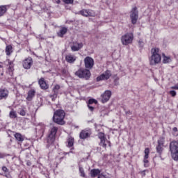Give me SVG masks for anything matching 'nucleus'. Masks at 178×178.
Segmentation results:
<instances>
[{
	"label": "nucleus",
	"mask_w": 178,
	"mask_h": 178,
	"mask_svg": "<svg viewBox=\"0 0 178 178\" xmlns=\"http://www.w3.org/2000/svg\"><path fill=\"white\" fill-rule=\"evenodd\" d=\"M152 56L149 58V65L155 66L161 63V54H159V49L154 47L151 49Z\"/></svg>",
	"instance_id": "f257e3e1"
},
{
	"label": "nucleus",
	"mask_w": 178,
	"mask_h": 178,
	"mask_svg": "<svg viewBox=\"0 0 178 178\" xmlns=\"http://www.w3.org/2000/svg\"><path fill=\"white\" fill-rule=\"evenodd\" d=\"M152 56L149 58V65L155 66L161 63V54H159V49L154 47L151 49Z\"/></svg>",
	"instance_id": "f03ea898"
},
{
	"label": "nucleus",
	"mask_w": 178,
	"mask_h": 178,
	"mask_svg": "<svg viewBox=\"0 0 178 178\" xmlns=\"http://www.w3.org/2000/svg\"><path fill=\"white\" fill-rule=\"evenodd\" d=\"M56 133H58V127L55 126H52L50 127L49 130V134L46 139L47 143V148H49L51 145H54V143L55 142V138L56 137Z\"/></svg>",
	"instance_id": "7ed1b4c3"
},
{
	"label": "nucleus",
	"mask_w": 178,
	"mask_h": 178,
	"mask_svg": "<svg viewBox=\"0 0 178 178\" xmlns=\"http://www.w3.org/2000/svg\"><path fill=\"white\" fill-rule=\"evenodd\" d=\"M65 113L63 110H57L54 112L53 120L54 123H57V124H65Z\"/></svg>",
	"instance_id": "20e7f679"
},
{
	"label": "nucleus",
	"mask_w": 178,
	"mask_h": 178,
	"mask_svg": "<svg viewBox=\"0 0 178 178\" xmlns=\"http://www.w3.org/2000/svg\"><path fill=\"white\" fill-rule=\"evenodd\" d=\"M170 152L174 161H178V141L172 140L170 143Z\"/></svg>",
	"instance_id": "39448f33"
},
{
	"label": "nucleus",
	"mask_w": 178,
	"mask_h": 178,
	"mask_svg": "<svg viewBox=\"0 0 178 178\" xmlns=\"http://www.w3.org/2000/svg\"><path fill=\"white\" fill-rule=\"evenodd\" d=\"M75 75H76L77 77H79V79H86V80H88L91 76V72L89 70L80 68L75 72Z\"/></svg>",
	"instance_id": "423d86ee"
},
{
	"label": "nucleus",
	"mask_w": 178,
	"mask_h": 178,
	"mask_svg": "<svg viewBox=\"0 0 178 178\" xmlns=\"http://www.w3.org/2000/svg\"><path fill=\"white\" fill-rule=\"evenodd\" d=\"M134 35L133 33H127L121 37V42L122 45H129L133 43Z\"/></svg>",
	"instance_id": "0eeeda50"
},
{
	"label": "nucleus",
	"mask_w": 178,
	"mask_h": 178,
	"mask_svg": "<svg viewBox=\"0 0 178 178\" xmlns=\"http://www.w3.org/2000/svg\"><path fill=\"white\" fill-rule=\"evenodd\" d=\"M98 137L100 140V143H99L100 147H102L103 148H106L108 145V147H111V141L106 139V138L105 137L104 133H102V132L99 133Z\"/></svg>",
	"instance_id": "6e6552de"
},
{
	"label": "nucleus",
	"mask_w": 178,
	"mask_h": 178,
	"mask_svg": "<svg viewBox=\"0 0 178 178\" xmlns=\"http://www.w3.org/2000/svg\"><path fill=\"white\" fill-rule=\"evenodd\" d=\"M163 147H165V137L161 136L157 140V145L156 147V152L159 154V155H162Z\"/></svg>",
	"instance_id": "1a4fd4ad"
},
{
	"label": "nucleus",
	"mask_w": 178,
	"mask_h": 178,
	"mask_svg": "<svg viewBox=\"0 0 178 178\" xmlns=\"http://www.w3.org/2000/svg\"><path fill=\"white\" fill-rule=\"evenodd\" d=\"M70 47L71 48V51L72 52H77L84 47L83 42H79L77 41H73L70 44Z\"/></svg>",
	"instance_id": "9d476101"
},
{
	"label": "nucleus",
	"mask_w": 178,
	"mask_h": 178,
	"mask_svg": "<svg viewBox=\"0 0 178 178\" xmlns=\"http://www.w3.org/2000/svg\"><path fill=\"white\" fill-rule=\"evenodd\" d=\"M130 18L132 24H136L138 20V10H137V7H134L130 12Z\"/></svg>",
	"instance_id": "9b49d317"
},
{
	"label": "nucleus",
	"mask_w": 178,
	"mask_h": 178,
	"mask_svg": "<svg viewBox=\"0 0 178 178\" xmlns=\"http://www.w3.org/2000/svg\"><path fill=\"white\" fill-rule=\"evenodd\" d=\"M112 76V72L109 70L105 71L101 75L98 76L96 79L97 81H102L104 80H109Z\"/></svg>",
	"instance_id": "f8f14e48"
},
{
	"label": "nucleus",
	"mask_w": 178,
	"mask_h": 178,
	"mask_svg": "<svg viewBox=\"0 0 178 178\" xmlns=\"http://www.w3.org/2000/svg\"><path fill=\"white\" fill-rule=\"evenodd\" d=\"M79 14L85 17H95V11L90 9H83L79 11Z\"/></svg>",
	"instance_id": "ddd939ff"
},
{
	"label": "nucleus",
	"mask_w": 178,
	"mask_h": 178,
	"mask_svg": "<svg viewBox=\"0 0 178 178\" xmlns=\"http://www.w3.org/2000/svg\"><path fill=\"white\" fill-rule=\"evenodd\" d=\"M85 67L88 70H90L94 67V58L87 56L84 58Z\"/></svg>",
	"instance_id": "4468645a"
},
{
	"label": "nucleus",
	"mask_w": 178,
	"mask_h": 178,
	"mask_svg": "<svg viewBox=\"0 0 178 178\" xmlns=\"http://www.w3.org/2000/svg\"><path fill=\"white\" fill-rule=\"evenodd\" d=\"M91 129H85L80 132L79 138H81V140H86V138L91 137Z\"/></svg>",
	"instance_id": "2eb2a0df"
},
{
	"label": "nucleus",
	"mask_w": 178,
	"mask_h": 178,
	"mask_svg": "<svg viewBox=\"0 0 178 178\" xmlns=\"http://www.w3.org/2000/svg\"><path fill=\"white\" fill-rule=\"evenodd\" d=\"M59 90H60V86L56 84L54 86L52 89V94L49 95L52 101H55L58 98V94H59Z\"/></svg>",
	"instance_id": "dca6fc26"
},
{
	"label": "nucleus",
	"mask_w": 178,
	"mask_h": 178,
	"mask_svg": "<svg viewBox=\"0 0 178 178\" xmlns=\"http://www.w3.org/2000/svg\"><path fill=\"white\" fill-rule=\"evenodd\" d=\"M111 97H112V92L111 90H106L102 95V104H105L111 99Z\"/></svg>",
	"instance_id": "f3484780"
},
{
	"label": "nucleus",
	"mask_w": 178,
	"mask_h": 178,
	"mask_svg": "<svg viewBox=\"0 0 178 178\" xmlns=\"http://www.w3.org/2000/svg\"><path fill=\"white\" fill-rule=\"evenodd\" d=\"M22 66L24 69H30L33 66V58L31 57L25 58L22 63Z\"/></svg>",
	"instance_id": "a211bd4d"
},
{
	"label": "nucleus",
	"mask_w": 178,
	"mask_h": 178,
	"mask_svg": "<svg viewBox=\"0 0 178 178\" xmlns=\"http://www.w3.org/2000/svg\"><path fill=\"white\" fill-rule=\"evenodd\" d=\"M6 62H7V66H8V72L9 75L13 76V71L15 70L13 61L10 60V59H7Z\"/></svg>",
	"instance_id": "6ab92c4d"
},
{
	"label": "nucleus",
	"mask_w": 178,
	"mask_h": 178,
	"mask_svg": "<svg viewBox=\"0 0 178 178\" xmlns=\"http://www.w3.org/2000/svg\"><path fill=\"white\" fill-rule=\"evenodd\" d=\"M148 158H149V148L147 147L145 149V156L143 159V162H144V166L145 168H148V163L149 162L148 161Z\"/></svg>",
	"instance_id": "aec40b11"
},
{
	"label": "nucleus",
	"mask_w": 178,
	"mask_h": 178,
	"mask_svg": "<svg viewBox=\"0 0 178 178\" xmlns=\"http://www.w3.org/2000/svg\"><path fill=\"white\" fill-rule=\"evenodd\" d=\"M77 59V57L72 54H68L65 56V60L67 62V63H74Z\"/></svg>",
	"instance_id": "412c9836"
},
{
	"label": "nucleus",
	"mask_w": 178,
	"mask_h": 178,
	"mask_svg": "<svg viewBox=\"0 0 178 178\" xmlns=\"http://www.w3.org/2000/svg\"><path fill=\"white\" fill-rule=\"evenodd\" d=\"M38 84L42 90H48L49 88V86L45 81V79L42 77L38 80Z\"/></svg>",
	"instance_id": "4be33fe9"
},
{
	"label": "nucleus",
	"mask_w": 178,
	"mask_h": 178,
	"mask_svg": "<svg viewBox=\"0 0 178 178\" xmlns=\"http://www.w3.org/2000/svg\"><path fill=\"white\" fill-rule=\"evenodd\" d=\"M9 95V91L6 89H0V100L6 99Z\"/></svg>",
	"instance_id": "5701e85b"
},
{
	"label": "nucleus",
	"mask_w": 178,
	"mask_h": 178,
	"mask_svg": "<svg viewBox=\"0 0 178 178\" xmlns=\"http://www.w3.org/2000/svg\"><path fill=\"white\" fill-rule=\"evenodd\" d=\"M34 97H35V90L32 89L29 90L26 101H33V98H34Z\"/></svg>",
	"instance_id": "b1692460"
},
{
	"label": "nucleus",
	"mask_w": 178,
	"mask_h": 178,
	"mask_svg": "<svg viewBox=\"0 0 178 178\" xmlns=\"http://www.w3.org/2000/svg\"><path fill=\"white\" fill-rule=\"evenodd\" d=\"M14 137L17 141H18V144H20V143H22L24 141V136L22 135L20 133H15L14 135Z\"/></svg>",
	"instance_id": "393cba45"
},
{
	"label": "nucleus",
	"mask_w": 178,
	"mask_h": 178,
	"mask_svg": "<svg viewBox=\"0 0 178 178\" xmlns=\"http://www.w3.org/2000/svg\"><path fill=\"white\" fill-rule=\"evenodd\" d=\"M5 52L7 56H10L13 54V47L11 44H8L6 47Z\"/></svg>",
	"instance_id": "a878e982"
},
{
	"label": "nucleus",
	"mask_w": 178,
	"mask_h": 178,
	"mask_svg": "<svg viewBox=\"0 0 178 178\" xmlns=\"http://www.w3.org/2000/svg\"><path fill=\"white\" fill-rule=\"evenodd\" d=\"M91 177H97L101 175V170L99 169H93L90 171Z\"/></svg>",
	"instance_id": "bb28decb"
},
{
	"label": "nucleus",
	"mask_w": 178,
	"mask_h": 178,
	"mask_svg": "<svg viewBox=\"0 0 178 178\" xmlns=\"http://www.w3.org/2000/svg\"><path fill=\"white\" fill-rule=\"evenodd\" d=\"M67 147L70 148V147H73L74 145V138L72 136H70L67 140Z\"/></svg>",
	"instance_id": "cd10ccee"
},
{
	"label": "nucleus",
	"mask_w": 178,
	"mask_h": 178,
	"mask_svg": "<svg viewBox=\"0 0 178 178\" xmlns=\"http://www.w3.org/2000/svg\"><path fill=\"white\" fill-rule=\"evenodd\" d=\"M66 33H67V28L66 27H63L61 28V29L60 30L59 32L57 33L58 37H63V35H65V34H66Z\"/></svg>",
	"instance_id": "c85d7f7f"
},
{
	"label": "nucleus",
	"mask_w": 178,
	"mask_h": 178,
	"mask_svg": "<svg viewBox=\"0 0 178 178\" xmlns=\"http://www.w3.org/2000/svg\"><path fill=\"white\" fill-rule=\"evenodd\" d=\"M6 10H8L6 6H0V17L6 13Z\"/></svg>",
	"instance_id": "c756f323"
},
{
	"label": "nucleus",
	"mask_w": 178,
	"mask_h": 178,
	"mask_svg": "<svg viewBox=\"0 0 178 178\" xmlns=\"http://www.w3.org/2000/svg\"><path fill=\"white\" fill-rule=\"evenodd\" d=\"M170 62H172V58L163 54V63H170Z\"/></svg>",
	"instance_id": "7c9ffc66"
},
{
	"label": "nucleus",
	"mask_w": 178,
	"mask_h": 178,
	"mask_svg": "<svg viewBox=\"0 0 178 178\" xmlns=\"http://www.w3.org/2000/svg\"><path fill=\"white\" fill-rule=\"evenodd\" d=\"M37 130H39L40 136H43L45 131V125L42 124L37 127Z\"/></svg>",
	"instance_id": "2f4dec72"
},
{
	"label": "nucleus",
	"mask_w": 178,
	"mask_h": 178,
	"mask_svg": "<svg viewBox=\"0 0 178 178\" xmlns=\"http://www.w3.org/2000/svg\"><path fill=\"white\" fill-rule=\"evenodd\" d=\"M9 116L11 119H16V118H17V113L14 110H11Z\"/></svg>",
	"instance_id": "473e14b6"
},
{
	"label": "nucleus",
	"mask_w": 178,
	"mask_h": 178,
	"mask_svg": "<svg viewBox=\"0 0 178 178\" xmlns=\"http://www.w3.org/2000/svg\"><path fill=\"white\" fill-rule=\"evenodd\" d=\"M79 172H80V176L81 177H86V173L84 172V168L83 167L79 166Z\"/></svg>",
	"instance_id": "72a5a7b5"
},
{
	"label": "nucleus",
	"mask_w": 178,
	"mask_h": 178,
	"mask_svg": "<svg viewBox=\"0 0 178 178\" xmlns=\"http://www.w3.org/2000/svg\"><path fill=\"white\" fill-rule=\"evenodd\" d=\"M92 104H95V105H97L98 104V102L95 99H90L88 100V105H92Z\"/></svg>",
	"instance_id": "f704fd0d"
},
{
	"label": "nucleus",
	"mask_w": 178,
	"mask_h": 178,
	"mask_svg": "<svg viewBox=\"0 0 178 178\" xmlns=\"http://www.w3.org/2000/svg\"><path fill=\"white\" fill-rule=\"evenodd\" d=\"M0 79H3V67L0 65Z\"/></svg>",
	"instance_id": "c9c22d12"
},
{
	"label": "nucleus",
	"mask_w": 178,
	"mask_h": 178,
	"mask_svg": "<svg viewBox=\"0 0 178 178\" xmlns=\"http://www.w3.org/2000/svg\"><path fill=\"white\" fill-rule=\"evenodd\" d=\"M63 2H64V3H66L67 5H69L73 3V2H74V0H63Z\"/></svg>",
	"instance_id": "e433bc0d"
},
{
	"label": "nucleus",
	"mask_w": 178,
	"mask_h": 178,
	"mask_svg": "<svg viewBox=\"0 0 178 178\" xmlns=\"http://www.w3.org/2000/svg\"><path fill=\"white\" fill-rule=\"evenodd\" d=\"M19 115L21 116H24L26 115V111L24 109H21L19 111Z\"/></svg>",
	"instance_id": "4c0bfd02"
},
{
	"label": "nucleus",
	"mask_w": 178,
	"mask_h": 178,
	"mask_svg": "<svg viewBox=\"0 0 178 178\" xmlns=\"http://www.w3.org/2000/svg\"><path fill=\"white\" fill-rule=\"evenodd\" d=\"M0 175L1 176H4V177H6V178H13L12 175H10V173L5 174V175L0 174Z\"/></svg>",
	"instance_id": "58836bf2"
},
{
	"label": "nucleus",
	"mask_w": 178,
	"mask_h": 178,
	"mask_svg": "<svg viewBox=\"0 0 178 178\" xmlns=\"http://www.w3.org/2000/svg\"><path fill=\"white\" fill-rule=\"evenodd\" d=\"M2 170L3 172H4V173H8V172H9V170L8 169V168H6V166H3Z\"/></svg>",
	"instance_id": "ea45409f"
},
{
	"label": "nucleus",
	"mask_w": 178,
	"mask_h": 178,
	"mask_svg": "<svg viewBox=\"0 0 178 178\" xmlns=\"http://www.w3.org/2000/svg\"><path fill=\"white\" fill-rule=\"evenodd\" d=\"M97 178H109V177H108L107 175H104V174H100V175H99Z\"/></svg>",
	"instance_id": "a19ab883"
},
{
	"label": "nucleus",
	"mask_w": 178,
	"mask_h": 178,
	"mask_svg": "<svg viewBox=\"0 0 178 178\" xmlns=\"http://www.w3.org/2000/svg\"><path fill=\"white\" fill-rule=\"evenodd\" d=\"M169 93L171 95L172 97H176V91L175 90H171L169 92Z\"/></svg>",
	"instance_id": "79ce46f5"
},
{
	"label": "nucleus",
	"mask_w": 178,
	"mask_h": 178,
	"mask_svg": "<svg viewBox=\"0 0 178 178\" xmlns=\"http://www.w3.org/2000/svg\"><path fill=\"white\" fill-rule=\"evenodd\" d=\"M88 108L92 112L94 111V107L91 106V104H88Z\"/></svg>",
	"instance_id": "37998d69"
},
{
	"label": "nucleus",
	"mask_w": 178,
	"mask_h": 178,
	"mask_svg": "<svg viewBox=\"0 0 178 178\" xmlns=\"http://www.w3.org/2000/svg\"><path fill=\"white\" fill-rule=\"evenodd\" d=\"M139 47H144V42L143 40L138 41Z\"/></svg>",
	"instance_id": "c03bdc74"
},
{
	"label": "nucleus",
	"mask_w": 178,
	"mask_h": 178,
	"mask_svg": "<svg viewBox=\"0 0 178 178\" xmlns=\"http://www.w3.org/2000/svg\"><path fill=\"white\" fill-rule=\"evenodd\" d=\"M126 115H131V111H126Z\"/></svg>",
	"instance_id": "a18cd8bd"
},
{
	"label": "nucleus",
	"mask_w": 178,
	"mask_h": 178,
	"mask_svg": "<svg viewBox=\"0 0 178 178\" xmlns=\"http://www.w3.org/2000/svg\"><path fill=\"white\" fill-rule=\"evenodd\" d=\"M173 131H175V133H176L177 131V127H174Z\"/></svg>",
	"instance_id": "49530a36"
},
{
	"label": "nucleus",
	"mask_w": 178,
	"mask_h": 178,
	"mask_svg": "<svg viewBox=\"0 0 178 178\" xmlns=\"http://www.w3.org/2000/svg\"><path fill=\"white\" fill-rule=\"evenodd\" d=\"M56 3L59 4L60 3V0H56Z\"/></svg>",
	"instance_id": "de8ad7c7"
},
{
	"label": "nucleus",
	"mask_w": 178,
	"mask_h": 178,
	"mask_svg": "<svg viewBox=\"0 0 178 178\" xmlns=\"http://www.w3.org/2000/svg\"><path fill=\"white\" fill-rule=\"evenodd\" d=\"M0 158H3V156H1Z\"/></svg>",
	"instance_id": "09e8293b"
},
{
	"label": "nucleus",
	"mask_w": 178,
	"mask_h": 178,
	"mask_svg": "<svg viewBox=\"0 0 178 178\" xmlns=\"http://www.w3.org/2000/svg\"><path fill=\"white\" fill-rule=\"evenodd\" d=\"M0 113H1V110H0Z\"/></svg>",
	"instance_id": "8fccbe9b"
}]
</instances>
